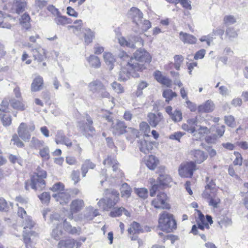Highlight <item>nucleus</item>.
<instances>
[{
    "label": "nucleus",
    "instance_id": "obj_1",
    "mask_svg": "<svg viewBox=\"0 0 248 248\" xmlns=\"http://www.w3.org/2000/svg\"><path fill=\"white\" fill-rule=\"evenodd\" d=\"M50 219L54 225H56V228L53 229L51 233L52 237L56 240L59 239L62 234V231L61 229L62 226L65 231L69 233L72 234L80 233V228L73 227L66 221V219L61 217L58 214L55 213L52 215L50 217Z\"/></svg>",
    "mask_w": 248,
    "mask_h": 248
},
{
    "label": "nucleus",
    "instance_id": "obj_2",
    "mask_svg": "<svg viewBox=\"0 0 248 248\" xmlns=\"http://www.w3.org/2000/svg\"><path fill=\"white\" fill-rule=\"evenodd\" d=\"M103 164L106 167H111L112 172H110V176H106V170L103 169L100 176V183L101 184L105 181L108 182L109 184H113L116 182V179L121 178L124 176V173L118 168L119 163L114 157L108 156L103 161Z\"/></svg>",
    "mask_w": 248,
    "mask_h": 248
},
{
    "label": "nucleus",
    "instance_id": "obj_3",
    "mask_svg": "<svg viewBox=\"0 0 248 248\" xmlns=\"http://www.w3.org/2000/svg\"><path fill=\"white\" fill-rule=\"evenodd\" d=\"M120 57L124 61H128L126 65L121 69L119 73L118 79L120 81H126L130 78V76L136 77L135 72L142 71L145 69L143 64L135 62L133 59L129 60V56L124 52H121Z\"/></svg>",
    "mask_w": 248,
    "mask_h": 248
},
{
    "label": "nucleus",
    "instance_id": "obj_4",
    "mask_svg": "<svg viewBox=\"0 0 248 248\" xmlns=\"http://www.w3.org/2000/svg\"><path fill=\"white\" fill-rule=\"evenodd\" d=\"M46 177V172L44 170H40L32 176L30 180L25 183V188L29 190L30 188L35 190H41L45 186L44 179Z\"/></svg>",
    "mask_w": 248,
    "mask_h": 248
},
{
    "label": "nucleus",
    "instance_id": "obj_5",
    "mask_svg": "<svg viewBox=\"0 0 248 248\" xmlns=\"http://www.w3.org/2000/svg\"><path fill=\"white\" fill-rule=\"evenodd\" d=\"M158 227L163 231L170 232L176 228V222L173 216L166 211L159 215Z\"/></svg>",
    "mask_w": 248,
    "mask_h": 248
},
{
    "label": "nucleus",
    "instance_id": "obj_6",
    "mask_svg": "<svg viewBox=\"0 0 248 248\" xmlns=\"http://www.w3.org/2000/svg\"><path fill=\"white\" fill-rule=\"evenodd\" d=\"M119 200V192L116 190H112L108 197L100 199L97 204L103 210L108 211L117 204Z\"/></svg>",
    "mask_w": 248,
    "mask_h": 248
},
{
    "label": "nucleus",
    "instance_id": "obj_7",
    "mask_svg": "<svg viewBox=\"0 0 248 248\" xmlns=\"http://www.w3.org/2000/svg\"><path fill=\"white\" fill-rule=\"evenodd\" d=\"M119 200V192L116 190H112L108 197L100 199L97 204L103 210L108 211L117 204Z\"/></svg>",
    "mask_w": 248,
    "mask_h": 248
},
{
    "label": "nucleus",
    "instance_id": "obj_8",
    "mask_svg": "<svg viewBox=\"0 0 248 248\" xmlns=\"http://www.w3.org/2000/svg\"><path fill=\"white\" fill-rule=\"evenodd\" d=\"M215 187V185L214 184H208L206 186L205 189L202 196L204 199L207 201L210 206H213L214 208H217L220 202V200L218 197L213 196L211 191L213 190Z\"/></svg>",
    "mask_w": 248,
    "mask_h": 248
},
{
    "label": "nucleus",
    "instance_id": "obj_9",
    "mask_svg": "<svg viewBox=\"0 0 248 248\" xmlns=\"http://www.w3.org/2000/svg\"><path fill=\"white\" fill-rule=\"evenodd\" d=\"M197 169L195 163L193 161H189L181 164L178 171L182 177L189 178L192 177L193 172Z\"/></svg>",
    "mask_w": 248,
    "mask_h": 248
},
{
    "label": "nucleus",
    "instance_id": "obj_10",
    "mask_svg": "<svg viewBox=\"0 0 248 248\" xmlns=\"http://www.w3.org/2000/svg\"><path fill=\"white\" fill-rule=\"evenodd\" d=\"M156 145V143L151 140L148 135L145 136L138 142V147L140 151L144 154H148L151 152Z\"/></svg>",
    "mask_w": 248,
    "mask_h": 248
},
{
    "label": "nucleus",
    "instance_id": "obj_11",
    "mask_svg": "<svg viewBox=\"0 0 248 248\" xmlns=\"http://www.w3.org/2000/svg\"><path fill=\"white\" fill-rule=\"evenodd\" d=\"M7 7V5L3 7V10L4 11L3 13L0 11V27L11 29L16 20V18L11 17L9 14L5 12Z\"/></svg>",
    "mask_w": 248,
    "mask_h": 248
},
{
    "label": "nucleus",
    "instance_id": "obj_12",
    "mask_svg": "<svg viewBox=\"0 0 248 248\" xmlns=\"http://www.w3.org/2000/svg\"><path fill=\"white\" fill-rule=\"evenodd\" d=\"M167 196L165 193L161 192L152 202V205L155 208L169 209L170 205L167 203Z\"/></svg>",
    "mask_w": 248,
    "mask_h": 248
},
{
    "label": "nucleus",
    "instance_id": "obj_13",
    "mask_svg": "<svg viewBox=\"0 0 248 248\" xmlns=\"http://www.w3.org/2000/svg\"><path fill=\"white\" fill-rule=\"evenodd\" d=\"M133 57L130 58L134 59V62H150L152 60V57L150 54L144 49L140 48L137 50L133 55Z\"/></svg>",
    "mask_w": 248,
    "mask_h": 248
},
{
    "label": "nucleus",
    "instance_id": "obj_14",
    "mask_svg": "<svg viewBox=\"0 0 248 248\" xmlns=\"http://www.w3.org/2000/svg\"><path fill=\"white\" fill-rule=\"evenodd\" d=\"M196 211L198 216V220H197L198 225V228L202 230H204V228L209 229V225L208 223L211 225L213 222L211 216L207 215L206 218H205L204 215L200 211L198 210H196Z\"/></svg>",
    "mask_w": 248,
    "mask_h": 248
},
{
    "label": "nucleus",
    "instance_id": "obj_15",
    "mask_svg": "<svg viewBox=\"0 0 248 248\" xmlns=\"http://www.w3.org/2000/svg\"><path fill=\"white\" fill-rule=\"evenodd\" d=\"M25 46L28 48H31L34 60H37L38 62H42L46 58V51L41 47L39 46L37 48L33 49L32 45L29 43L25 44Z\"/></svg>",
    "mask_w": 248,
    "mask_h": 248
},
{
    "label": "nucleus",
    "instance_id": "obj_16",
    "mask_svg": "<svg viewBox=\"0 0 248 248\" xmlns=\"http://www.w3.org/2000/svg\"><path fill=\"white\" fill-rule=\"evenodd\" d=\"M133 31L136 32H140L147 31L151 27V23L149 20L141 18L139 21L134 23Z\"/></svg>",
    "mask_w": 248,
    "mask_h": 248
},
{
    "label": "nucleus",
    "instance_id": "obj_17",
    "mask_svg": "<svg viewBox=\"0 0 248 248\" xmlns=\"http://www.w3.org/2000/svg\"><path fill=\"white\" fill-rule=\"evenodd\" d=\"M127 126L124 122L116 120L112 124L111 129L113 134L115 135H121L126 132Z\"/></svg>",
    "mask_w": 248,
    "mask_h": 248
},
{
    "label": "nucleus",
    "instance_id": "obj_18",
    "mask_svg": "<svg viewBox=\"0 0 248 248\" xmlns=\"http://www.w3.org/2000/svg\"><path fill=\"white\" fill-rule=\"evenodd\" d=\"M84 206V202L82 200L76 199L73 200L70 204V212L68 215V218H73V214L80 211Z\"/></svg>",
    "mask_w": 248,
    "mask_h": 248
},
{
    "label": "nucleus",
    "instance_id": "obj_19",
    "mask_svg": "<svg viewBox=\"0 0 248 248\" xmlns=\"http://www.w3.org/2000/svg\"><path fill=\"white\" fill-rule=\"evenodd\" d=\"M35 225V223L33 221L30 217H27L23 220V226L24 227V231H23V238H24V235H25L27 237H30L31 235H32L33 234L35 233L32 231H30V230Z\"/></svg>",
    "mask_w": 248,
    "mask_h": 248
},
{
    "label": "nucleus",
    "instance_id": "obj_20",
    "mask_svg": "<svg viewBox=\"0 0 248 248\" xmlns=\"http://www.w3.org/2000/svg\"><path fill=\"white\" fill-rule=\"evenodd\" d=\"M55 141L57 144H64L67 147H71L73 145L71 141L65 135L63 131L62 130H58L57 132Z\"/></svg>",
    "mask_w": 248,
    "mask_h": 248
},
{
    "label": "nucleus",
    "instance_id": "obj_21",
    "mask_svg": "<svg viewBox=\"0 0 248 248\" xmlns=\"http://www.w3.org/2000/svg\"><path fill=\"white\" fill-rule=\"evenodd\" d=\"M26 5V2L24 0H15L10 8V12L19 14L25 11Z\"/></svg>",
    "mask_w": 248,
    "mask_h": 248
},
{
    "label": "nucleus",
    "instance_id": "obj_22",
    "mask_svg": "<svg viewBox=\"0 0 248 248\" xmlns=\"http://www.w3.org/2000/svg\"><path fill=\"white\" fill-rule=\"evenodd\" d=\"M17 133L19 137L25 141H28L31 139V134L27 129V125L24 123L20 124L17 129Z\"/></svg>",
    "mask_w": 248,
    "mask_h": 248
},
{
    "label": "nucleus",
    "instance_id": "obj_23",
    "mask_svg": "<svg viewBox=\"0 0 248 248\" xmlns=\"http://www.w3.org/2000/svg\"><path fill=\"white\" fill-rule=\"evenodd\" d=\"M128 232L131 235V240H136L138 238L137 234L142 232V229L139 223L134 221L131 224Z\"/></svg>",
    "mask_w": 248,
    "mask_h": 248
},
{
    "label": "nucleus",
    "instance_id": "obj_24",
    "mask_svg": "<svg viewBox=\"0 0 248 248\" xmlns=\"http://www.w3.org/2000/svg\"><path fill=\"white\" fill-rule=\"evenodd\" d=\"M128 17L132 19L133 23L143 18V14L140 9L136 7H132L127 14Z\"/></svg>",
    "mask_w": 248,
    "mask_h": 248
},
{
    "label": "nucleus",
    "instance_id": "obj_25",
    "mask_svg": "<svg viewBox=\"0 0 248 248\" xmlns=\"http://www.w3.org/2000/svg\"><path fill=\"white\" fill-rule=\"evenodd\" d=\"M193 159L197 163L200 164L206 159L207 156L205 153L200 150H194L190 152Z\"/></svg>",
    "mask_w": 248,
    "mask_h": 248
},
{
    "label": "nucleus",
    "instance_id": "obj_26",
    "mask_svg": "<svg viewBox=\"0 0 248 248\" xmlns=\"http://www.w3.org/2000/svg\"><path fill=\"white\" fill-rule=\"evenodd\" d=\"M52 197L62 205L66 204L70 200L69 194L65 192L56 193L53 194Z\"/></svg>",
    "mask_w": 248,
    "mask_h": 248
},
{
    "label": "nucleus",
    "instance_id": "obj_27",
    "mask_svg": "<svg viewBox=\"0 0 248 248\" xmlns=\"http://www.w3.org/2000/svg\"><path fill=\"white\" fill-rule=\"evenodd\" d=\"M148 118L149 123L154 127H156L163 119V116L161 113H158L157 114L150 113L148 115Z\"/></svg>",
    "mask_w": 248,
    "mask_h": 248
},
{
    "label": "nucleus",
    "instance_id": "obj_28",
    "mask_svg": "<svg viewBox=\"0 0 248 248\" xmlns=\"http://www.w3.org/2000/svg\"><path fill=\"white\" fill-rule=\"evenodd\" d=\"M215 104L211 100H208L198 107V111L201 113H208L213 111Z\"/></svg>",
    "mask_w": 248,
    "mask_h": 248
},
{
    "label": "nucleus",
    "instance_id": "obj_29",
    "mask_svg": "<svg viewBox=\"0 0 248 248\" xmlns=\"http://www.w3.org/2000/svg\"><path fill=\"white\" fill-rule=\"evenodd\" d=\"M179 38L184 44L193 45L197 41V39L194 35L183 31L179 33Z\"/></svg>",
    "mask_w": 248,
    "mask_h": 248
},
{
    "label": "nucleus",
    "instance_id": "obj_30",
    "mask_svg": "<svg viewBox=\"0 0 248 248\" xmlns=\"http://www.w3.org/2000/svg\"><path fill=\"white\" fill-rule=\"evenodd\" d=\"M155 79L160 83L167 86L170 87L171 85V81L165 76H164L159 71H155L154 73Z\"/></svg>",
    "mask_w": 248,
    "mask_h": 248
},
{
    "label": "nucleus",
    "instance_id": "obj_31",
    "mask_svg": "<svg viewBox=\"0 0 248 248\" xmlns=\"http://www.w3.org/2000/svg\"><path fill=\"white\" fill-rule=\"evenodd\" d=\"M146 166L151 170H154L159 163L158 159L153 155H150L145 159Z\"/></svg>",
    "mask_w": 248,
    "mask_h": 248
},
{
    "label": "nucleus",
    "instance_id": "obj_32",
    "mask_svg": "<svg viewBox=\"0 0 248 248\" xmlns=\"http://www.w3.org/2000/svg\"><path fill=\"white\" fill-rule=\"evenodd\" d=\"M43 79L40 76H37L33 80L31 84L32 92H37L41 90L43 85Z\"/></svg>",
    "mask_w": 248,
    "mask_h": 248
},
{
    "label": "nucleus",
    "instance_id": "obj_33",
    "mask_svg": "<svg viewBox=\"0 0 248 248\" xmlns=\"http://www.w3.org/2000/svg\"><path fill=\"white\" fill-rule=\"evenodd\" d=\"M197 125V121L195 119H188L187 123L183 124L182 125V128L191 133H194L195 126Z\"/></svg>",
    "mask_w": 248,
    "mask_h": 248
},
{
    "label": "nucleus",
    "instance_id": "obj_34",
    "mask_svg": "<svg viewBox=\"0 0 248 248\" xmlns=\"http://www.w3.org/2000/svg\"><path fill=\"white\" fill-rule=\"evenodd\" d=\"M87 121L88 123V124L84 126L80 127V130L82 131L84 135L87 134L89 136H91L94 133L95 129L92 126L93 121L91 118L90 117H88L87 118Z\"/></svg>",
    "mask_w": 248,
    "mask_h": 248
},
{
    "label": "nucleus",
    "instance_id": "obj_35",
    "mask_svg": "<svg viewBox=\"0 0 248 248\" xmlns=\"http://www.w3.org/2000/svg\"><path fill=\"white\" fill-rule=\"evenodd\" d=\"M217 221L221 228L227 227L232 224V219L226 216L221 215L217 217Z\"/></svg>",
    "mask_w": 248,
    "mask_h": 248
},
{
    "label": "nucleus",
    "instance_id": "obj_36",
    "mask_svg": "<svg viewBox=\"0 0 248 248\" xmlns=\"http://www.w3.org/2000/svg\"><path fill=\"white\" fill-rule=\"evenodd\" d=\"M123 214L126 217L130 216V213L123 207L118 208H114L110 212V216L112 217H117L121 216Z\"/></svg>",
    "mask_w": 248,
    "mask_h": 248
},
{
    "label": "nucleus",
    "instance_id": "obj_37",
    "mask_svg": "<svg viewBox=\"0 0 248 248\" xmlns=\"http://www.w3.org/2000/svg\"><path fill=\"white\" fill-rule=\"evenodd\" d=\"M10 102L12 107L15 109L20 111H23L26 109V107L22 99L18 100L11 99Z\"/></svg>",
    "mask_w": 248,
    "mask_h": 248
},
{
    "label": "nucleus",
    "instance_id": "obj_38",
    "mask_svg": "<svg viewBox=\"0 0 248 248\" xmlns=\"http://www.w3.org/2000/svg\"><path fill=\"white\" fill-rule=\"evenodd\" d=\"M46 146L45 141L43 140H40L35 137H32L31 140L30 146L34 149H38L43 148Z\"/></svg>",
    "mask_w": 248,
    "mask_h": 248
},
{
    "label": "nucleus",
    "instance_id": "obj_39",
    "mask_svg": "<svg viewBox=\"0 0 248 248\" xmlns=\"http://www.w3.org/2000/svg\"><path fill=\"white\" fill-rule=\"evenodd\" d=\"M75 240L73 239H67L61 240L58 245V248H73Z\"/></svg>",
    "mask_w": 248,
    "mask_h": 248
},
{
    "label": "nucleus",
    "instance_id": "obj_40",
    "mask_svg": "<svg viewBox=\"0 0 248 248\" xmlns=\"http://www.w3.org/2000/svg\"><path fill=\"white\" fill-rule=\"evenodd\" d=\"M39 155L44 161H47L50 158V151L48 146H45L39 150Z\"/></svg>",
    "mask_w": 248,
    "mask_h": 248
},
{
    "label": "nucleus",
    "instance_id": "obj_41",
    "mask_svg": "<svg viewBox=\"0 0 248 248\" xmlns=\"http://www.w3.org/2000/svg\"><path fill=\"white\" fill-rule=\"evenodd\" d=\"M87 61L92 67L98 68L101 65V62L98 57L93 55H90L87 58Z\"/></svg>",
    "mask_w": 248,
    "mask_h": 248
},
{
    "label": "nucleus",
    "instance_id": "obj_42",
    "mask_svg": "<svg viewBox=\"0 0 248 248\" xmlns=\"http://www.w3.org/2000/svg\"><path fill=\"white\" fill-rule=\"evenodd\" d=\"M104 59L107 65L108 66L110 70L113 68L114 63L115 60L112 55L108 52H106L104 54Z\"/></svg>",
    "mask_w": 248,
    "mask_h": 248
},
{
    "label": "nucleus",
    "instance_id": "obj_43",
    "mask_svg": "<svg viewBox=\"0 0 248 248\" xmlns=\"http://www.w3.org/2000/svg\"><path fill=\"white\" fill-rule=\"evenodd\" d=\"M55 22L58 25L64 26L71 23V19L65 16H61L59 14L54 19Z\"/></svg>",
    "mask_w": 248,
    "mask_h": 248
},
{
    "label": "nucleus",
    "instance_id": "obj_44",
    "mask_svg": "<svg viewBox=\"0 0 248 248\" xmlns=\"http://www.w3.org/2000/svg\"><path fill=\"white\" fill-rule=\"evenodd\" d=\"M30 20L31 18L30 16L28 14L25 13L22 16L20 19V24L22 27L27 30L31 27Z\"/></svg>",
    "mask_w": 248,
    "mask_h": 248
},
{
    "label": "nucleus",
    "instance_id": "obj_45",
    "mask_svg": "<svg viewBox=\"0 0 248 248\" xmlns=\"http://www.w3.org/2000/svg\"><path fill=\"white\" fill-rule=\"evenodd\" d=\"M84 40L86 44L92 42L94 37V33L91 29L87 28L84 30Z\"/></svg>",
    "mask_w": 248,
    "mask_h": 248
},
{
    "label": "nucleus",
    "instance_id": "obj_46",
    "mask_svg": "<svg viewBox=\"0 0 248 248\" xmlns=\"http://www.w3.org/2000/svg\"><path fill=\"white\" fill-rule=\"evenodd\" d=\"M88 87L91 91L95 93L97 92L99 90H101V89H103L104 86L100 81L95 80L90 83Z\"/></svg>",
    "mask_w": 248,
    "mask_h": 248
},
{
    "label": "nucleus",
    "instance_id": "obj_47",
    "mask_svg": "<svg viewBox=\"0 0 248 248\" xmlns=\"http://www.w3.org/2000/svg\"><path fill=\"white\" fill-rule=\"evenodd\" d=\"M131 188L126 183H124L121 187V193L122 197L128 198L131 193Z\"/></svg>",
    "mask_w": 248,
    "mask_h": 248
},
{
    "label": "nucleus",
    "instance_id": "obj_48",
    "mask_svg": "<svg viewBox=\"0 0 248 248\" xmlns=\"http://www.w3.org/2000/svg\"><path fill=\"white\" fill-rule=\"evenodd\" d=\"M95 165L93 163L90 161V160L85 161L81 167L82 176L85 177L86 176L89 168L93 169Z\"/></svg>",
    "mask_w": 248,
    "mask_h": 248
},
{
    "label": "nucleus",
    "instance_id": "obj_49",
    "mask_svg": "<svg viewBox=\"0 0 248 248\" xmlns=\"http://www.w3.org/2000/svg\"><path fill=\"white\" fill-rule=\"evenodd\" d=\"M158 182L161 185L168 186L172 181L170 176L167 174H162L158 178Z\"/></svg>",
    "mask_w": 248,
    "mask_h": 248
},
{
    "label": "nucleus",
    "instance_id": "obj_50",
    "mask_svg": "<svg viewBox=\"0 0 248 248\" xmlns=\"http://www.w3.org/2000/svg\"><path fill=\"white\" fill-rule=\"evenodd\" d=\"M184 60V57L181 55H176L174 56V62L173 65L177 70L180 69V67L183 62Z\"/></svg>",
    "mask_w": 248,
    "mask_h": 248
},
{
    "label": "nucleus",
    "instance_id": "obj_51",
    "mask_svg": "<svg viewBox=\"0 0 248 248\" xmlns=\"http://www.w3.org/2000/svg\"><path fill=\"white\" fill-rule=\"evenodd\" d=\"M125 133L129 135V136H127L126 139L131 141L134 139L136 138L138 135V131L137 129L130 127L127 128Z\"/></svg>",
    "mask_w": 248,
    "mask_h": 248
},
{
    "label": "nucleus",
    "instance_id": "obj_52",
    "mask_svg": "<svg viewBox=\"0 0 248 248\" xmlns=\"http://www.w3.org/2000/svg\"><path fill=\"white\" fill-rule=\"evenodd\" d=\"M0 119L4 126H9L12 122L11 117L9 114H0Z\"/></svg>",
    "mask_w": 248,
    "mask_h": 248
},
{
    "label": "nucleus",
    "instance_id": "obj_53",
    "mask_svg": "<svg viewBox=\"0 0 248 248\" xmlns=\"http://www.w3.org/2000/svg\"><path fill=\"white\" fill-rule=\"evenodd\" d=\"M111 86L115 92L118 94L123 93L124 92V89L120 83L114 81L111 84Z\"/></svg>",
    "mask_w": 248,
    "mask_h": 248
},
{
    "label": "nucleus",
    "instance_id": "obj_54",
    "mask_svg": "<svg viewBox=\"0 0 248 248\" xmlns=\"http://www.w3.org/2000/svg\"><path fill=\"white\" fill-rule=\"evenodd\" d=\"M163 96L166 98V101H170L171 99L177 96V94L172 92V90L170 89H167L163 92Z\"/></svg>",
    "mask_w": 248,
    "mask_h": 248
},
{
    "label": "nucleus",
    "instance_id": "obj_55",
    "mask_svg": "<svg viewBox=\"0 0 248 248\" xmlns=\"http://www.w3.org/2000/svg\"><path fill=\"white\" fill-rule=\"evenodd\" d=\"M118 42L122 46H126L129 47H135V45L133 42H130L125 40L124 37H117Z\"/></svg>",
    "mask_w": 248,
    "mask_h": 248
},
{
    "label": "nucleus",
    "instance_id": "obj_56",
    "mask_svg": "<svg viewBox=\"0 0 248 248\" xmlns=\"http://www.w3.org/2000/svg\"><path fill=\"white\" fill-rule=\"evenodd\" d=\"M170 117L174 122H179L182 119V114L180 110L175 109Z\"/></svg>",
    "mask_w": 248,
    "mask_h": 248
},
{
    "label": "nucleus",
    "instance_id": "obj_57",
    "mask_svg": "<svg viewBox=\"0 0 248 248\" xmlns=\"http://www.w3.org/2000/svg\"><path fill=\"white\" fill-rule=\"evenodd\" d=\"M223 21L225 25H229L235 23L236 20L233 16L227 15L224 16Z\"/></svg>",
    "mask_w": 248,
    "mask_h": 248
},
{
    "label": "nucleus",
    "instance_id": "obj_58",
    "mask_svg": "<svg viewBox=\"0 0 248 248\" xmlns=\"http://www.w3.org/2000/svg\"><path fill=\"white\" fill-rule=\"evenodd\" d=\"M50 190L57 193L61 192L64 190V185L62 183H57L50 188Z\"/></svg>",
    "mask_w": 248,
    "mask_h": 248
},
{
    "label": "nucleus",
    "instance_id": "obj_59",
    "mask_svg": "<svg viewBox=\"0 0 248 248\" xmlns=\"http://www.w3.org/2000/svg\"><path fill=\"white\" fill-rule=\"evenodd\" d=\"M38 198L42 203H47L50 201V196L47 192H43L38 196Z\"/></svg>",
    "mask_w": 248,
    "mask_h": 248
},
{
    "label": "nucleus",
    "instance_id": "obj_60",
    "mask_svg": "<svg viewBox=\"0 0 248 248\" xmlns=\"http://www.w3.org/2000/svg\"><path fill=\"white\" fill-rule=\"evenodd\" d=\"M9 209V205L6 201L3 198H0V210L7 211Z\"/></svg>",
    "mask_w": 248,
    "mask_h": 248
},
{
    "label": "nucleus",
    "instance_id": "obj_61",
    "mask_svg": "<svg viewBox=\"0 0 248 248\" xmlns=\"http://www.w3.org/2000/svg\"><path fill=\"white\" fill-rule=\"evenodd\" d=\"M135 192L139 197L145 199L147 197L148 191L145 188L136 189Z\"/></svg>",
    "mask_w": 248,
    "mask_h": 248
},
{
    "label": "nucleus",
    "instance_id": "obj_62",
    "mask_svg": "<svg viewBox=\"0 0 248 248\" xmlns=\"http://www.w3.org/2000/svg\"><path fill=\"white\" fill-rule=\"evenodd\" d=\"M226 34L230 38H236L238 35L237 31L232 28H229L226 30Z\"/></svg>",
    "mask_w": 248,
    "mask_h": 248
},
{
    "label": "nucleus",
    "instance_id": "obj_63",
    "mask_svg": "<svg viewBox=\"0 0 248 248\" xmlns=\"http://www.w3.org/2000/svg\"><path fill=\"white\" fill-rule=\"evenodd\" d=\"M11 141L13 142L14 144L16 145L18 147H24V143L19 140L18 136L16 134L13 135Z\"/></svg>",
    "mask_w": 248,
    "mask_h": 248
},
{
    "label": "nucleus",
    "instance_id": "obj_64",
    "mask_svg": "<svg viewBox=\"0 0 248 248\" xmlns=\"http://www.w3.org/2000/svg\"><path fill=\"white\" fill-rule=\"evenodd\" d=\"M184 135V133L182 132H176L169 136V139L172 140H176L178 141H180V139Z\"/></svg>",
    "mask_w": 248,
    "mask_h": 248
}]
</instances>
